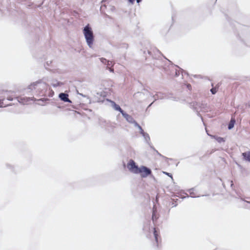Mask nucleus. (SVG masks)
<instances>
[{
    "label": "nucleus",
    "mask_w": 250,
    "mask_h": 250,
    "mask_svg": "<svg viewBox=\"0 0 250 250\" xmlns=\"http://www.w3.org/2000/svg\"><path fill=\"white\" fill-rule=\"evenodd\" d=\"M83 33L88 46L92 48L94 42V35L93 31L89 24L85 25L83 29Z\"/></svg>",
    "instance_id": "nucleus-1"
},
{
    "label": "nucleus",
    "mask_w": 250,
    "mask_h": 250,
    "mask_svg": "<svg viewBox=\"0 0 250 250\" xmlns=\"http://www.w3.org/2000/svg\"><path fill=\"white\" fill-rule=\"evenodd\" d=\"M47 84L46 83L43 82L42 80H40L35 82L33 83L28 87V89L32 91L33 89H37V92L39 91L40 93L41 89H45L46 88Z\"/></svg>",
    "instance_id": "nucleus-2"
},
{
    "label": "nucleus",
    "mask_w": 250,
    "mask_h": 250,
    "mask_svg": "<svg viewBox=\"0 0 250 250\" xmlns=\"http://www.w3.org/2000/svg\"><path fill=\"white\" fill-rule=\"evenodd\" d=\"M139 173L142 178H146L151 175L152 171L150 168L145 166H141L138 170V174Z\"/></svg>",
    "instance_id": "nucleus-3"
},
{
    "label": "nucleus",
    "mask_w": 250,
    "mask_h": 250,
    "mask_svg": "<svg viewBox=\"0 0 250 250\" xmlns=\"http://www.w3.org/2000/svg\"><path fill=\"white\" fill-rule=\"evenodd\" d=\"M153 98L154 99L153 101L155 102L159 99L162 100L164 99H172L174 98V97L172 96V94L170 93L166 94L161 92H158L154 95H153Z\"/></svg>",
    "instance_id": "nucleus-4"
},
{
    "label": "nucleus",
    "mask_w": 250,
    "mask_h": 250,
    "mask_svg": "<svg viewBox=\"0 0 250 250\" xmlns=\"http://www.w3.org/2000/svg\"><path fill=\"white\" fill-rule=\"evenodd\" d=\"M127 168L132 173L138 174V170L139 169L140 167H139L138 166L136 165L134 160L130 159L128 163Z\"/></svg>",
    "instance_id": "nucleus-5"
},
{
    "label": "nucleus",
    "mask_w": 250,
    "mask_h": 250,
    "mask_svg": "<svg viewBox=\"0 0 250 250\" xmlns=\"http://www.w3.org/2000/svg\"><path fill=\"white\" fill-rule=\"evenodd\" d=\"M173 71H174V76L175 77H178L180 75V72H181V74L182 76H184V75H188L187 72L184 70L183 69L180 68L178 66L176 65H174L173 67Z\"/></svg>",
    "instance_id": "nucleus-6"
},
{
    "label": "nucleus",
    "mask_w": 250,
    "mask_h": 250,
    "mask_svg": "<svg viewBox=\"0 0 250 250\" xmlns=\"http://www.w3.org/2000/svg\"><path fill=\"white\" fill-rule=\"evenodd\" d=\"M198 103L196 102H192L189 103V106L190 108H192L195 111L197 112V115L200 117L202 121L203 122V118L200 113V110H199V108L197 107Z\"/></svg>",
    "instance_id": "nucleus-7"
},
{
    "label": "nucleus",
    "mask_w": 250,
    "mask_h": 250,
    "mask_svg": "<svg viewBox=\"0 0 250 250\" xmlns=\"http://www.w3.org/2000/svg\"><path fill=\"white\" fill-rule=\"evenodd\" d=\"M16 99H17V101L18 102L21 103L23 104H27L28 102L30 101H35L36 99L34 97H16Z\"/></svg>",
    "instance_id": "nucleus-8"
},
{
    "label": "nucleus",
    "mask_w": 250,
    "mask_h": 250,
    "mask_svg": "<svg viewBox=\"0 0 250 250\" xmlns=\"http://www.w3.org/2000/svg\"><path fill=\"white\" fill-rule=\"evenodd\" d=\"M60 100L64 102L72 103L71 101L68 98V94L65 93H60L59 95Z\"/></svg>",
    "instance_id": "nucleus-9"
},
{
    "label": "nucleus",
    "mask_w": 250,
    "mask_h": 250,
    "mask_svg": "<svg viewBox=\"0 0 250 250\" xmlns=\"http://www.w3.org/2000/svg\"><path fill=\"white\" fill-rule=\"evenodd\" d=\"M197 107L199 108V110H200L201 112H208V106L207 104L205 103H198Z\"/></svg>",
    "instance_id": "nucleus-10"
},
{
    "label": "nucleus",
    "mask_w": 250,
    "mask_h": 250,
    "mask_svg": "<svg viewBox=\"0 0 250 250\" xmlns=\"http://www.w3.org/2000/svg\"><path fill=\"white\" fill-rule=\"evenodd\" d=\"M122 115L125 119V120L130 124H134V123L136 122V121L131 116L129 115L125 111L122 113Z\"/></svg>",
    "instance_id": "nucleus-11"
},
{
    "label": "nucleus",
    "mask_w": 250,
    "mask_h": 250,
    "mask_svg": "<svg viewBox=\"0 0 250 250\" xmlns=\"http://www.w3.org/2000/svg\"><path fill=\"white\" fill-rule=\"evenodd\" d=\"M107 101H109L111 104V106L114 108L115 110L119 111L121 114L124 112V111L121 108L119 105L116 104L114 101L107 99Z\"/></svg>",
    "instance_id": "nucleus-12"
},
{
    "label": "nucleus",
    "mask_w": 250,
    "mask_h": 250,
    "mask_svg": "<svg viewBox=\"0 0 250 250\" xmlns=\"http://www.w3.org/2000/svg\"><path fill=\"white\" fill-rule=\"evenodd\" d=\"M152 229L153 231V236L155 238V240L157 244L156 246L158 247L159 238L160 237L159 233L155 228H152Z\"/></svg>",
    "instance_id": "nucleus-13"
},
{
    "label": "nucleus",
    "mask_w": 250,
    "mask_h": 250,
    "mask_svg": "<svg viewBox=\"0 0 250 250\" xmlns=\"http://www.w3.org/2000/svg\"><path fill=\"white\" fill-rule=\"evenodd\" d=\"M148 54L151 56L153 58H156V56H155L157 54H160V51L156 48H154L153 50H148Z\"/></svg>",
    "instance_id": "nucleus-14"
},
{
    "label": "nucleus",
    "mask_w": 250,
    "mask_h": 250,
    "mask_svg": "<svg viewBox=\"0 0 250 250\" xmlns=\"http://www.w3.org/2000/svg\"><path fill=\"white\" fill-rule=\"evenodd\" d=\"M143 136V137L144 138V139L145 140V141H146V143L150 147V146H152L151 145V143L150 142V137H149V135L148 133L145 132V131H144V132H143L141 134Z\"/></svg>",
    "instance_id": "nucleus-15"
},
{
    "label": "nucleus",
    "mask_w": 250,
    "mask_h": 250,
    "mask_svg": "<svg viewBox=\"0 0 250 250\" xmlns=\"http://www.w3.org/2000/svg\"><path fill=\"white\" fill-rule=\"evenodd\" d=\"M242 156L244 161L250 162V151L242 153Z\"/></svg>",
    "instance_id": "nucleus-16"
},
{
    "label": "nucleus",
    "mask_w": 250,
    "mask_h": 250,
    "mask_svg": "<svg viewBox=\"0 0 250 250\" xmlns=\"http://www.w3.org/2000/svg\"><path fill=\"white\" fill-rule=\"evenodd\" d=\"M159 216L157 214L156 209L154 207H153L152 214V220L154 224H155Z\"/></svg>",
    "instance_id": "nucleus-17"
},
{
    "label": "nucleus",
    "mask_w": 250,
    "mask_h": 250,
    "mask_svg": "<svg viewBox=\"0 0 250 250\" xmlns=\"http://www.w3.org/2000/svg\"><path fill=\"white\" fill-rule=\"evenodd\" d=\"M194 188H190V189H188V191L190 194V196L191 198H196V197H199L201 196L200 195H197L194 192Z\"/></svg>",
    "instance_id": "nucleus-18"
},
{
    "label": "nucleus",
    "mask_w": 250,
    "mask_h": 250,
    "mask_svg": "<svg viewBox=\"0 0 250 250\" xmlns=\"http://www.w3.org/2000/svg\"><path fill=\"white\" fill-rule=\"evenodd\" d=\"M235 123V120L234 118H231L228 126V128L229 130L233 128L234 124Z\"/></svg>",
    "instance_id": "nucleus-19"
},
{
    "label": "nucleus",
    "mask_w": 250,
    "mask_h": 250,
    "mask_svg": "<svg viewBox=\"0 0 250 250\" xmlns=\"http://www.w3.org/2000/svg\"><path fill=\"white\" fill-rule=\"evenodd\" d=\"M239 198L240 200L245 203H246L247 204L244 206V207L246 208H250V202L245 200L243 198L239 196Z\"/></svg>",
    "instance_id": "nucleus-20"
},
{
    "label": "nucleus",
    "mask_w": 250,
    "mask_h": 250,
    "mask_svg": "<svg viewBox=\"0 0 250 250\" xmlns=\"http://www.w3.org/2000/svg\"><path fill=\"white\" fill-rule=\"evenodd\" d=\"M213 137L219 143L225 142V139L224 138L218 137L217 136H214Z\"/></svg>",
    "instance_id": "nucleus-21"
},
{
    "label": "nucleus",
    "mask_w": 250,
    "mask_h": 250,
    "mask_svg": "<svg viewBox=\"0 0 250 250\" xmlns=\"http://www.w3.org/2000/svg\"><path fill=\"white\" fill-rule=\"evenodd\" d=\"M63 85V83L60 82H58L56 81L54 83H52V85L54 87H57L58 86H60Z\"/></svg>",
    "instance_id": "nucleus-22"
},
{
    "label": "nucleus",
    "mask_w": 250,
    "mask_h": 250,
    "mask_svg": "<svg viewBox=\"0 0 250 250\" xmlns=\"http://www.w3.org/2000/svg\"><path fill=\"white\" fill-rule=\"evenodd\" d=\"M4 101H5L4 99H1V100H0V107L11 105V104L4 103Z\"/></svg>",
    "instance_id": "nucleus-23"
},
{
    "label": "nucleus",
    "mask_w": 250,
    "mask_h": 250,
    "mask_svg": "<svg viewBox=\"0 0 250 250\" xmlns=\"http://www.w3.org/2000/svg\"><path fill=\"white\" fill-rule=\"evenodd\" d=\"M134 125L135 127H137L138 128V129H139L140 130V133L141 134L143 132H144V130L142 128V127L139 125V124H138V123L136 121L134 123Z\"/></svg>",
    "instance_id": "nucleus-24"
},
{
    "label": "nucleus",
    "mask_w": 250,
    "mask_h": 250,
    "mask_svg": "<svg viewBox=\"0 0 250 250\" xmlns=\"http://www.w3.org/2000/svg\"><path fill=\"white\" fill-rule=\"evenodd\" d=\"M174 65L173 64H171V66L169 67V69H170V71L169 73L167 72L168 74H169L171 76H174V71H173V67Z\"/></svg>",
    "instance_id": "nucleus-25"
},
{
    "label": "nucleus",
    "mask_w": 250,
    "mask_h": 250,
    "mask_svg": "<svg viewBox=\"0 0 250 250\" xmlns=\"http://www.w3.org/2000/svg\"><path fill=\"white\" fill-rule=\"evenodd\" d=\"M152 150H153L154 151L156 152V153L158 155H159L160 156L163 157V158H164L165 157L162 155V154H161L157 150L155 149V148L152 146H150V147Z\"/></svg>",
    "instance_id": "nucleus-26"
},
{
    "label": "nucleus",
    "mask_w": 250,
    "mask_h": 250,
    "mask_svg": "<svg viewBox=\"0 0 250 250\" xmlns=\"http://www.w3.org/2000/svg\"><path fill=\"white\" fill-rule=\"evenodd\" d=\"M101 62L104 64H106L107 62H108V60L104 58H101L100 59Z\"/></svg>",
    "instance_id": "nucleus-27"
},
{
    "label": "nucleus",
    "mask_w": 250,
    "mask_h": 250,
    "mask_svg": "<svg viewBox=\"0 0 250 250\" xmlns=\"http://www.w3.org/2000/svg\"><path fill=\"white\" fill-rule=\"evenodd\" d=\"M6 166L8 168H9L11 170V171H14V167L13 166L9 164H6Z\"/></svg>",
    "instance_id": "nucleus-28"
},
{
    "label": "nucleus",
    "mask_w": 250,
    "mask_h": 250,
    "mask_svg": "<svg viewBox=\"0 0 250 250\" xmlns=\"http://www.w3.org/2000/svg\"><path fill=\"white\" fill-rule=\"evenodd\" d=\"M210 92L212 94H215L217 92V89L216 87H212L210 89Z\"/></svg>",
    "instance_id": "nucleus-29"
},
{
    "label": "nucleus",
    "mask_w": 250,
    "mask_h": 250,
    "mask_svg": "<svg viewBox=\"0 0 250 250\" xmlns=\"http://www.w3.org/2000/svg\"><path fill=\"white\" fill-rule=\"evenodd\" d=\"M80 95H81L83 97H85L86 98L87 100V102L90 104L91 103V100L89 98V97L86 96V95H83V94H79Z\"/></svg>",
    "instance_id": "nucleus-30"
},
{
    "label": "nucleus",
    "mask_w": 250,
    "mask_h": 250,
    "mask_svg": "<svg viewBox=\"0 0 250 250\" xmlns=\"http://www.w3.org/2000/svg\"><path fill=\"white\" fill-rule=\"evenodd\" d=\"M106 65H107V68H108V67H109L108 66L110 65H111L112 66H113L114 65V63L112 64V62L111 61L108 60V62H107Z\"/></svg>",
    "instance_id": "nucleus-31"
},
{
    "label": "nucleus",
    "mask_w": 250,
    "mask_h": 250,
    "mask_svg": "<svg viewBox=\"0 0 250 250\" xmlns=\"http://www.w3.org/2000/svg\"><path fill=\"white\" fill-rule=\"evenodd\" d=\"M49 100L48 99H39L38 100V101L39 102H42V103L46 101H48Z\"/></svg>",
    "instance_id": "nucleus-32"
},
{
    "label": "nucleus",
    "mask_w": 250,
    "mask_h": 250,
    "mask_svg": "<svg viewBox=\"0 0 250 250\" xmlns=\"http://www.w3.org/2000/svg\"><path fill=\"white\" fill-rule=\"evenodd\" d=\"M163 173L165 174H166V175H167L168 176H169V177H171V178H172V174L171 173L167 172H163Z\"/></svg>",
    "instance_id": "nucleus-33"
},
{
    "label": "nucleus",
    "mask_w": 250,
    "mask_h": 250,
    "mask_svg": "<svg viewBox=\"0 0 250 250\" xmlns=\"http://www.w3.org/2000/svg\"><path fill=\"white\" fill-rule=\"evenodd\" d=\"M121 47H124L125 48H127L128 47V45L126 43H123L122 44V46Z\"/></svg>",
    "instance_id": "nucleus-34"
},
{
    "label": "nucleus",
    "mask_w": 250,
    "mask_h": 250,
    "mask_svg": "<svg viewBox=\"0 0 250 250\" xmlns=\"http://www.w3.org/2000/svg\"><path fill=\"white\" fill-rule=\"evenodd\" d=\"M7 100L8 101H11L13 100V98L11 96H9V97H7Z\"/></svg>",
    "instance_id": "nucleus-35"
},
{
    "label": "nucleus",
    "mask_w": 250,
    "mask_h": 250,
    "mask_svg": "<svg viewBox=\"0 0 250 250\" xmlns=\"http://www.w3.org/2000/svg\"><path fill=\"white\" fill-rule=\"evenodd\" d=\"M170 204L172 206V207H174L177 206V204L174 202H171L170 203Z\"/></svg>",
    "instance_id": "nucleus-36"
},
{
    "label": "nucleus",
    "mask_w": 250,
    "mask_h": 250,
    "mask_svg": "<svg viewBox=\"0 0 250 250\" xmlns=\"http://www.w3.org/2000/svg\"><path fill=\"white\" fill-rule=\"evenodd\" d=\"M107 69H108L109 70V71L111 72H114V69L112 67H108V68H107Z\"/></svg>",
    "instance_id": "nucleus-37"
},
{
    "label": "nucleus",
    "mask_w": 250,
    "mask_h": 250,
    "mask_svg": "<svg viewBox=\"0 0 250 250\" xmlns=\"http://www.w3.org/2000/svg\"><path fill=\"white\" fill-rule=\"evenodd\" d=\"M135 0H127V1H128V2H129V3H131V4H133L134 3Z\"/></svg>",
    "instance_id": "nucleus-38"
},
{
    "label": "nucleus",
    "mask_w": 250,
    "mask_h": 250,
    "mask_svg": "<svg viewBox=\"0 0 250 250\" xmlns=\"http://www.w3.org/2000/svg\"><path fill=\"white\" fill-rule=\"evenodd\" d=\"M187 87H188L189 89H190V88H191V85H190V84H188L187 85Z\"/></svg>",
    "instance_id": "nucleus-39"
},
{
    "label": "nucleus",
    "mask_w": 250,
    "mask_h": 250,
    "mask_svg": "<svg viewBox=\"0 0 250 250\" xmlns=\"http://www.w3.org/2000/svg\"><path fill=\"white\" fill-rule=\"evenodd\" d=\"M154 103V101H153V102H152L148 106V108L150 107L152 104Z\"/></svg>",
    "instance_id": "nucleus-40"
},
{
    "label": "nucleus",
    "mask_w": 250,
    "mask_h": 250,
    "mask_svg": "<svg viewBox=\"0 0 250 250\" xmlns=\"http://www.w3.org/2000/svg\"><path fill=\"white\" fill-rule=\"evenodd\" d=\"M142 1V0H136L137 3H139Z\"/></svg>",
    "instance_id": "nucleus-41"
},
{
    "label": "nucleus",
    "mask_w": 250,
    "mask_h": 250,
    "mask_svg": "<svg viewBox=\"0 0 250 250\" xmlns=\"http://www.w3.org/2000/svg\"><path fill=\"white\" fill-rule=\"evenodd\" d=\"M149 95L151 97H152V98H153V95H154L153 94V93H150V92H149Z\"/></svg>",
    "instance_id": "nucleus-42"
},
{
    "label": "nucleus",
    "mask_w": 250,
    "mask_h": 250,
    "mask_svg": "<svg viewBox=\"0 0 250 250\" xmlns=\"http://www.w3.org/2000/svg\"><path fill=\"white\" fill-rule=\"evenodd\" d=\"M38 104H39V105H42V106H43V105H44V104L43 103H39Z\"/></svg>",
    "instance_id": "nucleus-43"
},
{
    "label": "nucleus",
    "mask_w": 250,
    "mask_h": 250,
    "mask_svg": "<svg viewBox=\"0 0 250 250\" xmlns=\"http://www.w3.org/2000/svg\"><path fill=\"white\" fill-rule=\"evenodd\" d=\"M112 10H114L115 9V7L114 6H112L111 8Z\"/></svg>",
    "instance_id": "nucleus-44"
},
{
    "label": "nucleus",
    "mask_w": 250,
    "mask_h": 250,
    "mask_svg": "<svg viewBox=\"0 0 250 250\" xmlns=\"http://www.w3.org/2000/svg\"><path fill=\"white\" fill-rule=\"evenodd\" d=\"M46 65H48V66H49V63H48V62H46Z\"/></svg>",
    "instance_id": "nucleus-45"
},
{
    "label": "nucleus",
    "mask_w": 250,
    "mask_h": 250,
    "mask_svg": "<svg viewBox=\"0 0 250 250\" xmlns=\"http://www.w3.org/2000/svg\"><path fill=\"white\" fill-rule=\"evenodd\" d=\"M231 183H232V181H231ZM232 185H233V184H232V183H231V186H232Z\"/></svg>",
    "instance_id": "nucleus-46"
},
{
    "label": "nucleus",
    "mask_w": 250,
    "mask_h": 250,
    "mask_svg": "<svg viewBox=\"0 0 250 250\" xmlns=\"http://www.w3.org/2000/svg\"><path fill=\"white\" fill-rule=\"evenodd\" d=\"M49 96H50V97H52V95H49Z\"/></svg>",
    "instance_id": "nucleus-47"
}]
</instances>
